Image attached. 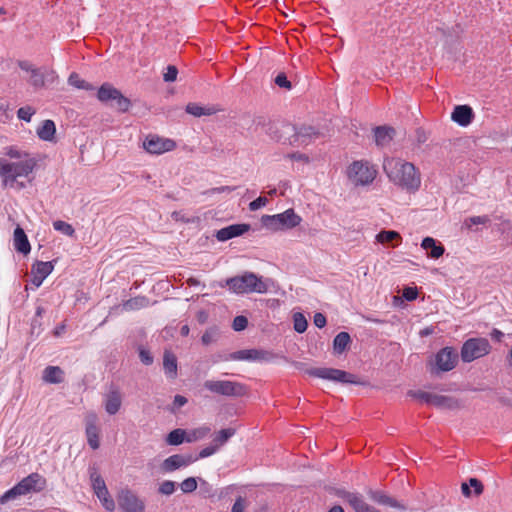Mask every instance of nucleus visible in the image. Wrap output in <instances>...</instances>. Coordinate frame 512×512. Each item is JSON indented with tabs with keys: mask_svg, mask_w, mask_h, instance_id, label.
Listing matches in <instances>:
<instances>
[{
	"mask_svg": "<svg viewBox=\"0 0 512 512\" xmlns=\"http://www.w3.org/2000/svg\"><path fill=\"white\" fill-rule=\"evenodd\" d=\"M21 496H25V495H24L20 485L17 483L15 486H13L11 489L7 490L0 497V504L5 505L6 503H8L10 501H14Z\"/></svg>",
	"mask_w": 512,
	"mask_h": 512,
	"instance_id": "e433bc0d",
	"label": "nucleus"
},
{
	"mask_svg": "<svg viewBox=\"0 0 512 512\" xmlns=\"http://www.w3.org/2000/svg\"><path fill=\"white\" fill-rule=\"evenodd\" d=\"M18 484L20 485L24 495H27L29 493H38L44 490L46 487V479L39 473H31L18 482Z\"/></svg>",
	"mask_w": 512,
	"mask_h": 512,
	"instance_id": "4468645a",
	"label": "nucleus"
},
{
	"mask_svg": "<svg viewBox=\"0 0 512 512\" xmlns=\"http://www.w3.org/2000/svg\"><path fill=\"white\" fill-rule=\"evenodd\" d=\"M376 175V168L368 161H354L347 169V177L354 186H367L375 180Z\"/></svg>",
	"mask_w": 512,
	"mask_h": 512,
	"instance_id": "39448f33",
	"label": "nucleus"
},
{
	"mask_svg": "<svg viewBox=\"0 0 512 512\" xmlns=\"http://www.w3.org/2000/svg\"><path fill=\"white\" fill-rule=\"evenodd\" d=\"M367 495L372 501L379 505L389 506L402 511L407 509L405 504L387 495L383 491L370 489L367 491Z\"/></svg>",
	"mask_w": 512,
	"mask_h": 512,
	"instance_id": "f3484780",
	"label": "nucleus"
},
{
	"mask_svg": "<svg viewBox=\"0 0 512 512\" xmlns=\"http://www.w3.org/2000/svg\"><path fill=\"white\" fill-rule=\"evenodd\" d=\"M421 248L427 251V257L439 259L445 252L444 246L432 237H425L421 242Z\"/></svg>",
	"mask_w": 512,
	"mask_h": 512,
	"instance_id": "aec40b11",
	"label": "nucleus"
},
{
	"mask_svg": "<svg viewBox=\"0 0 512 512\" xmlns=\"http://www.w3.org/2000/svg\"><path fill=\"white\" fill-rule=\"evenodd\" d=\"M95 495L102 503L103 507L108 511L115 509V502L110 496L107 486L95 492Z\"/></svg>",
	"mask_w": 512,
	"mask_h": 512,
	"instance_id": "c9c22d12",
	"label": "nucleus"
},
{
	"mask_svg": "<svg viewBox=\"0 0 512 512\" xmlns=\"http://www.w3.org/2000/svg\"><path fill=\"white\" fill-rule=\"evenodd\" d=\"M97 98L103 103L115 101L116 108L121 112H126L130 107V100L122 95V93L109 83H104L98 89Z\"/></svg>",
	"mask_w": 512,
	"mask_h": 512,
	"instance_id": "6e6552de",
	"label": "nucleus"
},
{
	"mask_svg": "<svg viewBox=\"0 0 512 512\" xmlns=\"http://www.w3.org/2000/svg\"><path fill=\"white\" fill-rule=\"evenodd\" d=\"M196 461L193 454H174L166 458L162 463L165 472H173L179 468L186 467Z\"/></svg>",
	"mask_w": 512,
	"mask_h": 512,
	"instance_id": "dca6fc26",
	"label": "nucleus"
},
{
	"mask_svg": "<svg viewBox=\"0 0 512 512\" xmlns=\"http://www.w3.org/2000/svg\"><path fill=\"white\" fill-rule=\"evenodd\" d=\"M383 169L387 177L395 185L408 191H416L421 184L420 174L416 167L399 158H386Z\"/></svg>",
	"mask_w": 512,
	"mask_h": 512,
	"instance_id": "f03ea898",
	"label": "nucleus"
},
{
	"mask_svg": "<svg viewBox=\"0 0 512 512\" xmlns=\"http://www.w3.org/2000/svg\"><path fill=\"white\" fill-rule=\"evenodd\" d=\"M175 489H176L175 482L170 481V480H165L160 484L158 491H159V493H161L163 495L169 496L175 492Z\"/></svg>",
	"mask_w": 512,
	"mask_h": 512,
	"instance_id": "864d4df0",
	"label": "nucleus"
},
{
	"mask_svg": "<svg viewBox=\"0 0 512 512\" xmlns=\"http://www.w3.org/2000/svg\"><path fill=\"white\" fill-rule=\"evenodd\" d=\"M251 226L246 223L226 226V240L241 236L250 230Z\"/></svg>",
	"mask_w": 512,
	"mask_h": 512,
	"instance_id": "f704fd0d",
	"label": "nucleus"
},
{
	"mask_svg": "<svg viewBox=\"0 0 512 512\" xmlns=\"http://www.w3.org/2000/svg\"><path fill=\"white\" fill-rule=\"evenodd\" d=\"M376 241L379 243H390L394 240L401 241L402 237L397 231L382 230L376 235Z\"/></svg>",
	"mask_w": 512,
	"mask_h": 512,
	"instance_id": "4c0bfd02",
	"label": "nucleus"
},
{
	"mask_svg": "<svg viewBox=\"0 0 512 512\" xmlns=\"http://www.w3.org/2000/svg\"><path fill=\"white\" fill-rule=\"evenodd\" d=\"M418 292L417 289L414 287H406L403 289V297L407 301H413L417 298Z\"/></svg>",
	"mask_w": 512,
	"mask_h": 512,
	"instance_id": "052dcab7",
	"label": "nucleus"
},
{
	"mask_svg": "<svg viewBox=\"0 0 512 512\" xmlns=\"http://www.w3.org/2000/svg\"><path fill=\"white\" fill-rule=\"evenodd\" d=\"M305 372L310 376L340 382V383H349L356 385H365L366 382L361 381L357 378L356 375L346 372L344 370L335 369V368H309L305 369Z\"/></svg>",
	"mask_w": 512,
	"mask_h": 512,
	"instance_id": "423d86ee",
	"label": "nucleus"
},
{
	"mask_svg": "<svg viewBox=\"0 0 512 512\" xmlns=\"http://www.w3.org/2000/svg\"><path fill=\"white\" fill-rule=\"evenodd\" d=\"M226 285L230 291L236 294H265L269 290L270 281L253 272L246 271L226 280Z\"/></svg>",
	"mask_w": 512,
	"mask_h": 512,
	"instance_id": "7ed1b4c3",
	"label": "nucleus"
},
{
	"mask_svg": "<svg viewBox=\"0 0 512 512\" xmlns=\"http://www.w3.org/2000/svg\"><path fill=\"white\" fill-rule=\"evenodd\" d=\"M180 488L184 493H191L197 489V481L194 477L186 478L180 484Z\"/></svg>",
	"mask_w": 512,
	"mask_h": 512,
	"instance_id": "3c124183",
	"label": "nucleus"
},
{
	"mask_svg": "<svg viewBox=\"0 0 512 512\" xmlns=\"http://www.w3.org/2000/svg\"><path fill=\"white\" fill-rule=\"evenodd\" d=\"M318 136V132L313 127H302L295 134V142L307 144L308 141Z\"/></svg>",
	"mask_w": 512,
	"mask_h": 512,
	"instance_id": "72a5a7b5",
	"label": "nucleus"
},
{
	"mask_svg": "<svg viewBox=\"0 0 512 512\" xmlns=\"http://www.w3.org/2000/svg\"><path fill=\"white\" fill-rule=\"evenodd\" d=\"M37 136L43 141L54 142L56 126L52 120H44L37 128Z\"/></svg>",
	"mask_w": 512,
	"mask_h": 512,
	"instance_id": "a878e982",
	"label": "nucleus"
},
{
	"mask_svg": "<svg viewBox=\"0 0 512 512\" xmlns=\"http://www.w3.org/2000/svg\"><path fill=\"white\" fill-rule=\"evenodd\" d=\"M187 403V398L182 395H176L174 397L173 405L176 408H180Z\"/></svg>",
	"mask_w": 512,
	"mask_h": 512,
	"instance_id": "69168bd1",
	"label": "nucleus"
},
{
	"mask_svg": "<svg viewBox=\"0 0 512 512\" xmlns=\"http://www.w3.org/2000/svg\"><path fill=\"white\" fill-rule=\"evenodd\" d=\"M293 323H294V330L298 333H303L306 331L308 322L305 318V316L297 312L293 315Z\"/></svg>",
	"mask_w": 512,
	"mask_h": 512,
	"instance_id": "c03bdc74",
	"label": "nucleus"
},
{
	"mask_svg": "<svg viewBox=\"0 0 512 512\" xmlns=\"http://www.w3.org/2000/svg\"><path fill=\"white\" fill-rule=\"evenodd\" d=\"M220 336V332L217 328L208 329L202 336V343L204 345H209L215 342Z\"/></svg>",
	"mask_w": 512,
	"mask_h": 512,
	"instance_id": "de8ad7c7",
	"label": "nucleus"
},
{
	"mask_svg": "<svg viewBox=\"0 0 512 512\" xmlns=\"http://www.w3.org/2000/svg\"><path fill=\"white\" fill-rule=\"evenodd\" d=\"M247 325H248V319L243 315H239L234 318L233 323H232V328L235 331H242L247 327Z\"/></svg>",
	"mask_w": 512,
	"mask_h": 512,
	"instance_id": "5fc2aeb1",
	"label": "nucleus"
},
{
	"mask_svg": "<svg viewBox=\"0 0 512 512\" xmlns=\"http://www.w3.org/2000/svg\"><path fill=\"white\" fill-rule=\"evenodd\" d=\"M90 482L94 493L102 488L106 487V483L103 477L99 474L98 469L95 465L90 466L88 469Z\"/></svg>",
	"mask_w": 512,
	"mask_h": 512,
	"instance_id": "473e14b6",
	"label": "nucleus"
},
{
	"mask_svg": "<svg viewBox=\"0 0 512 512\" xmlns=\"http://www.w3.org/2000/svg\"><path fill=\"white\" fill-rule=\"evenodd\" d=\"M275 83L281 88H285L287 90L291 89V82L287 79V76L284 73H280L276 76Z\"/></svg>",
	"mask_w": 512,
	"mask_h": 512,
	"instance_id": "bf43d9fd",
	"label": "nucleus"
},
{
	"mask_svg": "<svg viewBox=\"0 0 512 512\" xmlns=\"http://www.w3.org/2000/svg\"><path fill=\"white\" fill-rule=\"evenodd\" d=\"M490 351L491 345L486 338H470L463 343L460 355L464 363H470L488 355Z\"/></svg>",
	"mask_w": 512,
	"mask_h": 512,
	"instance_id": "0eeeda50",
	"label": "nucleus"
},
{
	"mask_svg": "<svg viewBox=\"0 0 512 512\" xmlns=\"http://www.w3.org/2000/svg\"><path fill=\"white\" fill-rule=\"evenodd\" d=\"M427 139H428V137L424 130H422V129L416 130V141L418 144H422V143L426 142Z\"/></svg>",
	"mask_w": 512,
	"mask_h": 512,
	"instance_id": "338daca9",
	"label": "nucleus"
},
{
	"mask_svg": "<svg viewBox=\"0 0 512 512\" xmlns=\"http://www.w3.org/2000/svg\"><path fill=\"white\" fill-rule=\"evenodd\" d=\"M451 118L460 126H467L473 119V110L468 105H458L454 108Z\"/></svg>",
	"mask_w": 512,
	"mask_h": 512,
	"instance_id": "412c9836",
	"label": "nucleus"
},
{
	"mask_svg": "<svg viewBox=\"0 0 512 512\" xmlns=\"http://www.w3.org/2000/svg\"><path fill=\"white\" fill-rule=\"evenodd\" d=\"M469 485L474 488L475 495L479 496L483 492V485L478 479L470 478Z\"/></svg>",
	"mask_w": 512,
	"mask_h": 512,
	"instance_id": "e2e57ef3",
	"label": "nucleus"
},
{
	"mask_svg": "<svg viewBox=\"0 0 512 512\" xmlns=\"http://www.w3.org/2000/svg\"><path fill=\"white\" fill-rule=\"evenodd\" d=\"M53 228L56 231L61 232L62 234L69 236V237H74V235H75V229L73 228V226L65 221H62V220L54 221Z\"/></svg>",
	"mask_w": 512,
	"mask_h": 512,
	"instance_id": "37998d69",
	"label": "nucleus"
},
{
	"mask_svg": "<svg viewBox=\"0 0 512 512\" xmlns=\"http://www.w3.org/2000/svg\"><path fill=\"white\" fill-rule=\"evenodd\" d=\"M271 354L264 350L259 349H244L230 353L226 359L234 361H267L270 359Z\"/></svg>",
	"mask_w": 512,
	"mask_h": 512,
	"instance_id": "ddd939ff",
	"label": "nucleus"
},
{
	"mask_svg": "<svg viewBox=\"0 0 512 512\" xmlns=\"http://www.w3.org/2000/svg\"><path fill=\"white\" fill-rule=\"evenodd\" d=\"M240 401L238 400H231V401H228L226 399V418L228 416H235L239 413V411L241 410V405H240Z\"/></svg>",
	"mask_w": 512,
	"mask_h": 512,
	"instance_id": "8fccbe9b",
	"label": "nucleus"
},
{
	"mask_svg": "<svg viewBox=\"0 0 512 512\" xmlns=\"http://www.w3.org/2000/svg\"><path fill=\"white\" fill-rule=\"evenodd\" d=\"M314 325L318 328H323L326 325V317L322 313H316L313 318Z\"/></svg>",
	"mask_w": 512,
	"mask_h": 512,
	"instance_id": "0e129e2a",
	"label": "nucleus"
},
{
	"mask_svg": "<svg viewBox=\"0 0 512 512\" xmlns=\"http://www.w3.org/2000/svg\"><path fill=\"white\" fill-rule=\"evenodd\" d=\"M408 396L431 405L433 394L421 390H410L408 391Z\"/></svg>",
	"mask_w": 512,
	"mask_h": 512,
	"instance_id": "a18cd8bd",
	"label": "nucleus"
},
{
	"mask_svg": "<svg viewBox=\"0 0 512 512\" xmlns=\"http://www.w3.org/2000/svg\"><path fill=\"white\" fill-rule=\"evenodd\" d=\"M196 318H197V321L200 323V324H204L207 322L208 320V313L204 310H200L197 315H196Z\"/></svg>",
	"mask_w": 512,
	"mask_h": 512,
	"instance_id": "774afa93",
	"label": "nucleus"
},
{
	"mask_svg": "<svg viewBox=\"0 0 512 512\" xmlns=\"http://www.w3.org/2000/svg\"><path fill=\"white\" fill-rule=\"evenodd\" d=\"M42 379L47 383L58 384L63 382L64 372L58 366H48L43 371Z\"/></svg>",
	"mask_w": 512,
	"mask_h": 512,
	"instance_id": "bb28decb",
	"label": "nucleus"
},
{
	"mask_svg": "<svg viewBox=\"0 0 512 512\" xmlns=\"http://www.w3.org/2000/svg\"><path fill=\"white\" fill-rule=\"evenodd\" d=\"M55 262L56 260L46 262L36 261V263H34L32 266V274L40 275L42 279H45L52 273Z\"/></svg>",
	"mask_w": 512,
	"mask_h": 512,
	"instance_id": "c756f323",
	"label": "nucleus"
},
{
	"mask_svg": "<svg viewBox=\"0 0 512 512\" xmlns=\"http://www.w3.org/2000/svg\"><path fill=\"white\" fill-rule=\"evenodd\" d=\"M122 405V394L117 389H111L104 398L105 411L109 415H115L121 408Z\"/></svg>",
	"mask_w": 512,
	"mask_h": 512,
	"instance_id": "6ab92c4d",
	"label": "nucleus"
},
{
	"mask_svg": "<svg viewBox=\"0 0 512 512\" xmlns=\"http://www.w3.org/2000/svg\"><path fill=\"white\" fill-rule=\"evenodd\" d=\"M431 405L439 409L455 410L461 407L460 402L450 396L433 394Z\"/></svg>",
	"mask_w": 512,
	"mask_h": 512,
	"instance_id": "4be33fe9",
	"label": "nucleus"
},
{
	"mask_svg": "<svg viewBox=\"0 0 512 512\" xmlns=\"http://www.w3.org/2000/svg\"><path fill=\"white\" fill-rule=\"evenodd\" d=\"M355 510V512H382L374 506L368 504L358 493H351L344 490L338 492Z\"/></svg>",
	"mask_w": 512,
	"mask_h": 512,
	"instance_id": "2eb2a0df",
	"label": "nucleus"
},
{
	"mask_svg": "<svg viewBox=\"0 0 512 512\" xmlns=\"http://www.w3.org/2000/svg\"><path fill=\"white\" fill-rule=\"evenodd\" d=\"M18 66L21 70L30 72V83L35 88H41L45 86L46 82H53L55 79L54 71H43L27 60L19 61Z\"/></svg>",
	"mask_w": 512,
	"mask_h": 512,
	"instance_id": "1a4fd4ad",
	"label": "nucleus"
},
{
	"mask_svg": "<svg viewBox=\"0 0 512 512\" xmlns=\"http://www.w3.org/2000/svg\"><path fill=\"white\" fill-rule=\"evenodd\" d=\"M118 503L124 512H143L144 502L131 490H122L118 495Z\"/></svg>",
	"mask_w": 512,
	"mask_h": 512,
	"instance_id": "9d476101",
	"label": "nucleus"
},
{
	"mask_svg": "<svg viewBox=\"0 0 512 512\" xmlns=\"http://www.w3.org/2000/svg\"><path fill=\"white\" fill-rule=\"evenodd\" d=\"M204 386L213 393L224 395V381L208 380L204 383Z\"/></svg>",
	"mask_w": 512,
	"mask_h": 512,
	"instance_id": "09e8293b",
	"label": "nucleus"
},
{
	"mask_svg": "<svg viewBox=\"0 0 512 512\" xmlns=\"http://www.w3.org/2000/svg\"><path fill=\"white\" fill-rule=\"evenodd\" d=\"M267 203H268V199L266 197L260 196L257 199L253 200L252 202H250L249 209L251 211H256V210L266 206Z\"/></svg>",
	"mask_w": 512,
	"mask_h": 512,
	"instance_id": "13d9d810",
	"label": "nucleus"
},
{
	"mask_svg": "<svg viewBox=\"0 0 512 512\" xmlns=\"http://www.w3.org/2000/svg\"><path fill=\"white\" fill-rule=\"evenodd\" d=\"M187 432L183 429H175L167 436V443L169 445H180L186 440Z\"/></svg>",
	"mask_w": 512,
	"mask_h": 512,
	"instance_id": "a19ab883",
	"label": "nucleus"
},
{
	"mask_svg": "<svg viewBox=\"0 0 512 512\" xmlns=\"http://www.w3.org/2000/svg\"><path fill=\"white\" fill-rule=\"evenodd\" d=\"M4 154L10 160L0 157V178L5 188H25L18 178H28L37 166V159L30 153L15 146L6 147Z\"/></svg>",
	"mask_w": 512,
	"mask_h": 512,
	"instance_id": "f257e3e1",
	"label": "nucleus"
},
{
	"mask_svg": "<svg viewBox=\"0 0 512 512\" xmlns=\"http://www.w3.org/2000/svg\"><path fill=\"white\" fill-rule=\"evenodd\" d=\"M224 444V429H220L217 432L216 437L213 440V443L209 446L203 448L198 455H194L196 457V461L201 458H206L213 455L222 445Z\"/></svg>",
	"mask_w": 512,
	"mask_h": 512,
	"instance_id": "b1692460",
	"label": "nucleus"
},
{
	"mask_svg": "<svg viewBox=\"0 0 512 512\" xmlns=\"http://www.w3.org/2000/svg\"><path fill=\"white\" fill-rule=\"evenodd\" d=\"M490 221V218L487 215L483 216H473L465 219L464 226L470 229L473 225H484Z\"/></svg>",
	"mask_w": 512,
	"mask_h": 512,
	"instance_id": "49530a36",
	"label": "nucleus"
},
{
	"mask_svg": "<svg viewBox=\"0 0 512 512\" xmlns=\"http://www.w3.org/2000/svg\"><path fill=\"white\" fill-rule=\"evenodd\" d=\"M97 416L95 414H89L86 419V436L89 446L96 450L100 446L99 442V430L96 425Z\"/></svg>",
	"mask_w": 512,
	"mask_h": 512,
	"instance_id": "a211bd4d",
	"label": "nucleus"
},
{
	"mask_svg": "<svg viewBox=\"0 0 512 512\" xmlns=\"http://www.w3.org/2000/svg\"><path fill=\"white\" fill-rule=\"evenodd\" d=\"M35 114V110L31 106H24L18 109L17 116L26 122L31 121V117Z\"/></svg>",
	"mask_w": 512,
	"mask_h": 512,
	"instance_id": "603ef678",
	"label": "nucleus"
},
{
	"mask_svg": "<svg viewBox=\"0 0 512 512\" xmlns=\"http://www.w3.org/2000/svg\"><path fill=\"white\" fill-rule=\"evenodd\" d=\"M139 358H140L141 362L145 365H151L153 363L152 355L150 354L149 351H147L145 349H140Z\"/></svg>",
	"mask_w": 512,
	"mask_h": 512,
	"instance_id": "680f3d73",
	"label": "nucleus"
},
{
	"mask_svg": "<svg viewBox=\"0 0 512 512\" xmlns=\"http://www.w3.org/2000/svg\"><path fill=\"white\" fill-rule=\"evenodd\" d=\"M68 83L71 86H74L78 89H84V90H93L94 89V87L90 83L81 79L77 73L70 74V76L68 78Z\"/></svg>",
	"mask_w": 512,
	"mask_h": 512,
	"instance_id": "79ce46f5",
	"label": "nucleus"
},
{
	"mask_svg": "<svg viewBox=\"0 0 512 512\" xmlns=\"http://www.w3.org/2000/svg\"><path fill=\"white\" fill-rule=\"evenodd\" d=\"M395 135V130L388 126H379L374 130L375 142L378 146L388 145Z\"/></svg>",
	"mask_w": 512,
	"mask_h": 512,
	"instance_id": "393cba45",
	"label": "nucleus"
},
{
	"mask_svg": "<svg viewBox=\"0 0 512 512\" xmlns=\"http://www.w3.org/2000/svg\"><path fill=\"white\" fill-rule=\"evenodd\" d=\"M247 499L244 497H238L235 503L232 505L231 512H244L247 507Z\"/></svg>",
	"mask_w": 512,
	"mask_h": 512,
	"instance_id": "6e6d98bb",
	"label": "nucleus"
},
{
	"mask_svg": "<svg viewBox=\"0 0 512 512\" xmlns=\"http://www.w3.org/2000/svg\"><path fill=\"white\" fill-rule=\"evenodd\" d=\"M150 301L145 296H136L123 302L122 307L125 311H134L145 308L149 305Z\"/></svg>",
	"mask_w": 512,
	"mask_h": 512,
	"instance_id": "c85d7f7f",
	"label": "nucleus"
},
{
	"mask_svg": "<svg viewBox=\"0 0 512 512\" xmlns=\"http://www.w3.org/2000/svg\"><path fill=\"white\" fill-rule=\"evenodd\" d=\"M175 147L176 144L173 140L158 136H150L144 142V148L151 154H162L172 151Z\"/></svg>",
	"mask_w": 512,
	"mask_h": 512,
	"instance_id": "f8f14e48",
	"label": "nucleus"
},
{
	"mask_svg": "<svg viewBox=\"0 0 512 512\" xmlns=\"http://www.w3.org/2000/svg\"><path fill=\"white\" fill-rule=\"evenodd\" d=\"M210 431H211V429L208 426H202V427L193 429V430L187 432L186 441L194 442V441L203 439L210 433Z\"/></svg>",
	"mask_w": 512,
	"mask_h": 512,
	"instance_id": "ea45409f",
	"label": "nucleus"
},
{
	"mask_svg": "<svg viewBox=\"0 0 512 512\" xmlns=\"http://www.w3.org/2000/svg\"><path fill=\"white\" fill-rule=\"evenodd\" d=\"M246 394V387L236 381L226 380V398L227 397H242Z\"/></svg>",
	"mask_w": 512,
	"mask_h": 512,
	"instance_id": "2f4dec72",
	"label": "nucleus"
},
{
	"mask_svg": "<svg viewBox=\"0 0 512 512\" xmlns=\"http://www.w3.org/2000/svg\"><path fill=\"white\" fill-rule=\"evenodd\" d=\"M13 240L16 251L24 255H27L30 252L31 246L29 240L21 227L18 226L15 228Z\"/></svg>",
	"mask_w": 512,
	"mask_h": 512,
	"instance_id": "5701e85b",
	"label": "nucleus"
},
{
	"mask_svg": "<svg viewBox=\"0 0 512 512\" xmlns=\"http://www.w3.org/2000/svg\"><path fill=\"white\" fill-rule=\"evenodd\" d=\"M301 222L302 217L292 208L282 213L263 215L261 217L262 226L271 232L291 230L299 226Z\"/></svg>",
	"mask_w": 512,
	"mask_h": 512,
	"instance_id": "20e7f679",
	"label": "nucleus"
},
{
	"mask_svg": "<svg viewBox=\"0 0 512 512\" xmlns=\"http://www.w3.org/2000/svg\"><path fill=\"white\" fill-rule=\"evenodd\" d=\"M186 112L193 116L200 117L202 115H211L215 110L211 107H203L196 103H189L186 106Z\"/></svg>",
	"mask_w": 512,
	"mask_h": 512,
	"instance_id": "58836bf2",
	"label": "nucleus"
},
{
	"mask_svg": "<svg viewBox=\"0 0 512 512\" xmlns=\"http://www.w3.org/2000/svg\"><path fill=\"white\" fill-rule=\"evenodd\" d=\"M178 74V70L175 66L169 65L167 67L166 72L163 75L164 81L166 82H173L176 80Z\"/></svg>",
	"mask_w": 512,
	"mask_h": 512,
	"instance_id": "4d7b16f0",
	"label": "nucleus"
},
{
	"mask_svg": "<svg viewBox=\"0 0 512 512\" xmlns=\"http://www.w3.org/2000/svg\"><path fill=\"white\" fill-rule=\"evenodd\" d=\"M457 361L458 355L451 347L441 349L435 356V366L439 372H448L454 369Z\"/></svg>",
	"mask_w": 512,
	"mask_h": 512,
	"instance_id": "9b49d317",
	"label": "nucleus"
},
{
	"mask_svg": "<svg viewBox=\"0 0 512 512\" xmlns=\"http://www.w3.org/2000/svg\"><path fill=\"white\" fill-rule=\"evenodd\" d=\"M163 367L165 374L174 379L177 375V359L171 352L166 351L163 357Z\"/></svg>",
	"mask_w": 512,
	"mask_h": 512,
	"instance_id": "cd10ccee",
	"label": "nucleus"
},
{
	"mask_svg": "<svg viewBox=\"0 0 512 512\" xmlns=\"http://www.w3.org/2000/svg\"><path fill=\"white\" fill-rule=\"evenodd\" d=\"M351 343V337L347 332L338 333L333 340V349L336 354H342Z\"/></svg>",
	"mask_w": 512,
	"mask_h": 512,
	"instance_id": "7c9ffc66",
	"label": "nucleus"
}]
</instances>
